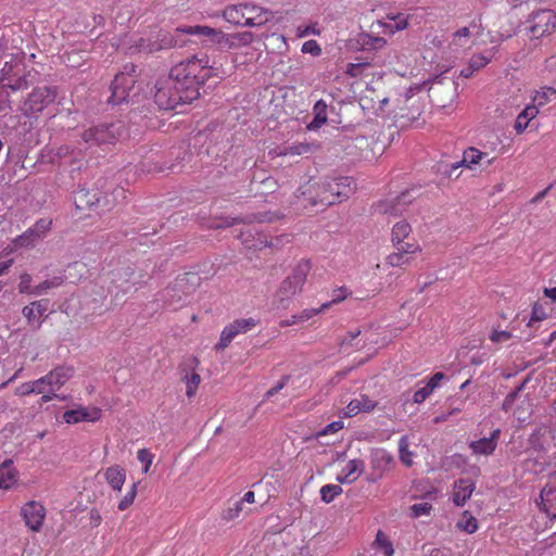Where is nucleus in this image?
Returning a JSON list of instances; mask_svg holds the SVG:
<instances>
[{"mask_svg": "<svg viewBox=\"0 0 556 556\" xmlns=\"http://www.w3.org/2000/svg\"><path fill=\"white\" fill-rule=\"evenodd\" d=\"M219 76L218 68L207 55L193 56L172 67L167 76L155 84V103L162 110H176L200 96L199 87L211 77Z\"/></svg>", "mask_w": 556, "mask_h": 556, "instance_id": "1", "label": "nucleus"}, {"mask_svg": "<svg viewBox=\"0 0 556 556\" xmlns=\"http://www.w3.org/2000/svg\"><path fill=\"white\" fill-rule=\"evenodd\" d=\"M551 435L544 430L531 435V447L527 451V457L521 462L523 471L534 475L544 472L548 468L556 467V444L551 446Z\"/></svg>", "mask_w": 556, "mask_h": 556, "instance_id": "2", "label": "nucleus"}, {"mask_svg": "<svg viewBox=\"0 0 556 556\" xmlns=\"http://www.w3.org/2000/svg\"><path fill=\"white\" fill-rule=\"evenodd\" d=\"M311 263L307 260H301L281 281L273 300V305L277 309H287L292 299L300 294L306 282L307 275L311 271Z\"/></svg>", "mask_w": 556, "mask_h": 556, "instance_id": "3", "label": "nucleus"}, {"mask_svg": "<svg viewBox=\"0 0 556 556\" xmlns=\"http://www.w3.org/2000/svg\"><path fill=\"white\" fill-rule=\"evenodd\" d=\"M525 30L531 41L551 37L556 31V12L551 9L532 11L525 21Z\"/></svg>", "mask_w": 556, "mask_h": 556, "instance_id": "4", "label": "nucleus"}, {"mask_svg": "<svg viewBox=\"0 0 556 556\" xmlns=\"http://www.w3.org/2000/svg\"><path fill=\"white\" fill-rule=\"evenodd\" d=\"M123 129L122 122L92 126L81 134V144L87 150L92 146L114 143L122 136Z\"/></svg>", "mask_w": 556, "mask_h": 556, "instance_id": "5", "label": "nucleus"}, {"mask_svg": "<svg viewBox=\"0 0 556 556\" xmlns=\"http://www.w3.org/2000/svg\"><path fill=\"white\" fill-rule=\"evenodd\" d=\"M319 188L321 193L318 199H314L313 204L332 205L348 199L355 190V182L351 177H341L323 184Z\"/></svg>", "mask_w": 556, "mask_h": 556, "instance_id": "6", "label": "nucleus"}, {"mask_svg": "<svg viewBox=\"0 0 556 556\" xmlns=\"http://www.w3.org/2000/svg\"><path fill=\"white\" fill-rule=\"evenodd\" d=\"M1 89L17 91L27 87L25 66L18 55H10L0 74Z\"/></svg>", "mask_w": 556, "mask_h": 556, "instance_id": "7", "label": "nucleus"}, {"mask_svg": "<svg viewBox=\"0 0 556 556\" xmlns=\"http://www.w3.org/2000/svg\"><path fill=\"white\" fill-rule=\"evenodd\" d=\"M136 66L134 64H126L124 70L115 75V78L111 85V97L109 103L116 105L127 100L129 91L132 89L136 79L134 73Z\"/></svg>", "mask_w": 556, "mask_h": 556, "instance_id": "8", "label": "nucleus"}, {"mask_svg": "<svg viewBox=\"0 0 556 556\" xmlns=\"http://www.w3.org/2000/svg\"><path fill=\"white\" fill-rule=\"evenodd\" d=\"M56 97V89L54 87H38L35 88L22 106L25 115L31 116L43 111Z\"/></svg>", "mask_w": 556, "mask_h": 556, "instance_id": "9", "label": "nucleus"}, {"mask_svg": "<svg viewBox=\"0 0 556 556\" xmlns=\"http://www.w3.org/2000/svg\"><path fill=\"white\" fill-rule=\"evenodd\" d=\"M257 325L258 320L253 317L239 318L233 320L224 327L215 349L217 351L225 350L237 336L251 331Z\"/></svg>", "mask_w": 556, "mask_h": 556, "instance_id": "10", "label": "nucleus"}, {"mask_svg": "<svg viewBox=\"0 0 556 556\" xmlns=\"http://www.w3.org/2000/svg\"><path fill=\"white\" fill-rule=\"evenodd\" d=\"M26 527L33 532H39L46 518L45 506L37 501H28L21 509Z\"/></svg>", "mask_w": 556, "mask_h": 556, "instance_id": "11", "label": "nucleus"}, {"mask_svg": "<svg viewBox=\"0 0 556 556\" xmlns=\"http://www.w3.org/2000/svg\"><path fill=\"white\" fill-rule=\"evenodd\" d=\"M394 457L384 448H376L370 454L371 471L368 477L370 482H377L391 468Z\"/></svg>", "mask_w": 556, "mask_h": 556, "instance_id": "12", "label": "nucleus"}, {"mask_svg": "<svg viewBox=\"0 0 556 556\" xmlns=\"http://www.w3.org/2000/svg\"><path fill=\"white\" fill-rule=\"evenodd\" d=\"M480 35H482L481 24L473 21L469 26L460 27L453 34L450 47L455 51L468 48L475 43L473 38Z\"/></svg>", "mask_w": 556, "mask_h": 556, "instance_id": "13", "label": "nucleus"}, {"mask_svg": "<svg viewBox=\"0 0 556 556\" xmlns=\"http://www.w3.org/2000/svg\"><path fill=\"white\" fill-rule=\"evenodd\" d=\"M102 416V410L96 406H78L63 413V420L68 425L78 422H96Z\"/></svg>", "mask_w": 556, "mask_h": 556, "instance_id": "14", "label": "nucleus"}, {"mask_svg": "<svg viewBox=\"0 0 556 556\" xmlns=\"http://www.w3.org/2000/svg\"><path fill=\"white\" fill-rule=\"evenodd\" d=\"M541 509L552 518H556V469L549 473L546 485L540 493Z\"/></svg>", "mask_w": 556, "mask_h": 556, "instance_id": "15", "label": "nucleus"}, {"mask_svg": "<svg viewBox=\"0 0 556 556\" xmlns=\"http://www.w3.org/2000/svg\"><path fill=\"white\" fill-rule=\"evenodd\" d=\"M414 197L410 191L406 190L400 195L391 197L378 204V211L382 214L400 215L405 207L412 203Z\"/></svg>", "mask_w": 556, "mask_h": 556, "instance_id": "16", "label": "nucleus"}, {"mask_svg": "<svg viewBox=\"0 0 556 556\" xmlns=\"http://www.w3.org/2000/svg\"><path fill=\"white\" fill-rule=\"evenodd\" d=\"M75 369L73 366L60 365L49 371L45 378L50 391L60 390L71 378H73Z\"/></svg>", "mask_w": 556, "mask_h": 556, "instance_id": "17", "label": "nucleus"}, {"mask_svg": "<svg viewBox=\"0 0 556 556\" xmlns=\"http://www.w3.org/2000/svg\"><path fill=\"white\" fill-rule=\"evenodd\" d=\"M274 17L273 12L257 7L253 3H245V15L243 26L258 27L262 26Z\"/></svg>", "mask_w": 556, "mask_h": 556, "instance_id": "18", "label": "nucleus"}, {"mask_svg": "<svg viewBox=\"0 0 556 556\" xmlns=\"http://www.w3.org/2000/svg\"><path fill=\"white\" fill-rule=\"evenodd\" d=\"M176 31L191 36L206 37L212 43L223 45L224 31L210 26H180L176 28Z\"/></svg>", "mask_w": 556, "mask_h": 556, "instance_id": "19", "label": "nucleus"}, {"mask_svg": "<svg viewBox=\"0 0 556 556\" xmlns=\"http://www.w3.org/2000/svg\"><path fill=\"white\" fill-rule=\"evenodd\" d=\"M483 161H485L486 164L490 165L493 163L494 157L488 159V153L482 152L475 147H469L464 151L462 161L455 163L452 167L456 169L460 166H464L466 168L473 169Z\"/></svg>", "mask_w": 556, "mask_h": 556, "instance_id": "20", "label": "nucleus"}, {"mask_svg": "<svg viewBox=\"0 0 556 556\" xmlns=\"http://www.w3.org/2000/svg\"><path fill=\"white\" fill-rule=\"evenodd\" d=\"M520 391H521V387L518 388L517 390L510 392L505 397L502 407L507 413L513 412V414L516 416V418L519 421H526L528 419V417L530 416V413H531V405H530L529 401L526 400V399H523L521 401L522 404L527 405L526 408L518 407L517 409H514L515 402L517 400H520V397H521Z\"/></svg>", "mask_w": 556, "mask_h": 556, "instance_id": "21", "label": "nucleus"}, {"mask_svg": "<svg viewBox=\"0 0 556 556\" xmlns=\"http://www.w3.org/2000/svg\"><path fill=\"white\" fill-rule=\"evenodd\" d=\"M365 468L364 462L362 459L355 458L348 462V464L342 468L341 472L337 477V481L339 483L351 484L355 482L358 477L363 473Z\"/></svg>", "mask_w": 556, "mask_h": 556, "instance_id": "22", "label": "nucleus"}, {"mask_svg": "<svg viewBox=\"0 0 556 556\" xmlns=\"http://www.w3.org/2000/svg\"><path fill=\"white\" fill-rule=\"evenodd\" d=\"M377 402L368 395L362 394L359 397L353 399L343 409L344 417H353L359 413H369L375 409Z\"/></svg>", "mask_w": 556, "mask_h": 556, "instance_id": "23", "label": "nucleus"}, {"mask_svg": "<svg viewBox=\"0 0 556 556\" xmlns=\"http://www.w3.org/2000/svg\"><path fill=\"white\" fill-rule=\"evenodd\" d=\"M501 430L495 429L492 431L489 438H482L477 441L470 442L469 446L473 454L488 456L491 455L497 445V440L500 438Z\"/></svg>", "mask_w": 556, "mask_h": 556, "instance_id": "24", "label": "nucleus"}, {"mask_svg": "<svg viewBox=\"0 0 556 556\" xmlns=\"http://www.w3.org/2000/svg\"><path fill=\"white\" fill-rule=\"evenodd\" d=\"M48 304V300H40L25 306L22 313L27 318L28 324L39 328L42 324L40 318L47 313Z\"/></svg>", "mask_w": 556, "mask_h": 556, "instance_id": "25", "label": "nucleus"}, {"mask_svg": "<svg viewBox=\"0 0 556 556\" xmlns=\"http://www.w3.org/2000/svg\"><path fill=\"white\" fill-rule=\"evenodd\" d=\"M476 485L470 479H458L454 483L453 502L456 506H464L470 498Z\"/></svg>", "mask_w": 556, "mask_h": 556, "instance_id": "26", "label": "nucleus"}, {"mask_svg": "<svg viewBox=\"0 0 556 556\" xmlns=\"http://www.w3.org/2000/svg\"><path fill=\"white\" fill-rule=\"evenodd\" d=\"M18 471L13 465L12 459H7L0 465V489L11 490L16 485Z\"/></svg>", "mask_w": 556, "mask_h": 556, "instance_id": "27", "label": "nucleus"}, {"mask_svg": "<svg viewBox=\"0 0 556 556\" xmlns=\"http://www.w3.org/2000/svg\"><path fill=\"white\" fill-rule=\"evenodd\" d=\"M104 478L114 491L121 492L126 481V470L118 465L111 466L106 468Z\"/></svg>", "mask_w": 556, "mask_h": 556, "instance_id": "28", "label": "nucleus"}, {"mask_svg": "<svg viewBox=\"0 0 556 556\" xmlns=\"http://www.w3.org/2000/svg\"><path fill=\"white\" fill-rule=\"evenodd\" d=\"M380 25L383 27L384 34L392 35L396 31L405 29L408 25V21L404 13H399L395 15L389 14L384 21L380 22Z\"/></svg>", "mask_w": 556, "mask_h": 556, "instance_id": "29", "label": "nucleus"}, {"mask_svg": "<svg viewBox=\"0 0 556 556\" xmlns=\"http://www.w3.org/2000/svg\"><path fill=\"white\" fill-rule=\"evenodd\" d=\"M253 41V34L251 31H243L227 35L224 33L223 45L220 47L239 48L249 46Z\"/></svg>", "mask_w": 556, "mask_h": 556, "instance_id": "30", "label": "nucleus"}, {"mask_svg": "<svg viewBox=\"0 0 556 556\" xmlns=\"http://www.w3.org/2000/svg\"><path fill=\"white\" fill-rule=\"evenodd\" d=\"M371 547L382 556H394L395 553L392 541L382 530H378L376 533Z\"/></svg>", "mask_w": 556, "mask_h": 556, "instance_id": "31", "label": "nucleus"}, {"mask_svg": "<svg viewBox=\"0 0 556 556\" xmlns=\"http://www.w3.org/2000/svg\"><path fill=\"white\" fill-rule=\"evenodd\" d=\"M245 15V3L233 4L225 8L223 17L230 24L243 26Z\"/></svg>", "mask_w": 556, "mask_h": 556, "instance_id": "32", "label": "nucleus"}, {"mask_svg": "<svg viewBox=\"0 0 556 556\" xmlns=\"http://www.w3.org/2000/svg\"><path fill=\"white\" fill-rule=\"evenodd\" d=\"M538 115L536 106L527 105L517 116L514 128L517 134H522L529 123Z\"/></svg>", "mask_w": 556, "mask_h": 556, "instance_id": "33", "label": "nucleus"}, {"mask_svg": "<svg viewBox=\"0 0 556 556\" xmlns=\"http://www.w3.org/2000/svg\"><path fill=\"white\" fill-rule=\"evenodd\" d=\"M556 100V89L553 87H542L535 91L532 98V104L530 106H536L539 111L540 108L546 105L547 103Z\"/></svg>", "mask_w": 556, "mask_h": 556, "instance_id": "34", "label": "nucleus"}, {"mask_svg": "<svg viewBox=\"0 0 556 556\" xmlns=\"http://www.w3.org/2000/svg\"><path fill=\"white\" fill-rule=\"evenodd\" d=\"M83 148H72L67 144L61 146L53 150V156L51 161H63V162H72L76 161L78 156L81 154Z\"/></svg>", "mask_w": 556, "mask_h": 556, "instance_id": "35", "label": "nucleus"}, {"mask_svg": "<svg viewBox=\"0 0 556 556\" xmlns=\"http://www.w3.org/2000/svg\"><path fill=\"white\" fill-rule=\"evenodd\" d=\"M39 241L38 236L28 228L25 232L12 240L10 249L11 251H15L22 248H33Z\"/></svg>", "mask_w": 556, "mask_h": 556, "instance_id": "36", "label": "nucleus"}, {"mask_svg": "<svg viewBox=\"0 0 556 556\" xmlns=\"http://www.w3.org/2000/svg\"><path fill=\"white\" fill-rule=\"evenodd\" d=\"M314 118L307 125L309 130L320 128L327 122V103L324 100H318L313 108Z\"/></svg>", "mask_w": 556, "mask_h": 556, "instance_id": "37", "label": "nucleus"}, {"mask_svg": "<svg viewBox=\"0 0 556 556\" xmlns=\"http://www.w3.org/2000/svg\"><path fill=\"white\" fill-rule=\"evenodd\" d=\"M412 232L410 225L405 220H400L392 227L391 240L393 244H400L404 241Z\"/></svg>", "mask_w": 556, "mask_h": 556, "instance_id": "38", "label": "nucleus"}, {"mask_svg": "<svg viewBox=\"0 0 556 556\" xmlns=\"http://www.w3.org/2000/svg\"><path fill=\"white\" fill-rule=\"evenodd\" d=\"M64 282L63 276H54L35 286V296L47 294L51 289L59 288Z\"/></svg>", "mask_w": 556, "mask_h": 556, "instance_id": "39", "label": "nucleus"}, {"mask_svg": "<svg viewBox=\"0 0 556 556\" xmlns=\"http://www.w3.org/2000/svg\"><path fill=\"white\" fill-rule=\"evenodd\" d=\"M496 53V49L493 48L485 53H479L471 56L468 64L471 66V68L477 72L481 68H483L486 64H489Z\"/></svg>", "mask_w": 556, "mask_h": 556, "instance_id": "40", "label": "nucleus"}, {"mask_svg": "<svg viewBox=\"0 0 556 556\" xmlns=\"http://www.w3.org/2000/svg\"><path fill=\"white\" fill-rule=\"evenodd\" d=\"M456 527L466 533L472 534L478 530V521L469 511L465 510Z\"/></svg>", "mask_w": 556, "mask_h": 556, "instance_id": "41", "label": "nucleus"}, {"mask_svg": "<svg viewBox=\"0 0 556 556\" xmlns=\"http://www.w3.org/2000/svg\"><path fill=\"white\" fill-rule=\"evenodd\" d=\"M343 492L339 484H325L320 488V498L324 503H331L338 495Z\"/></svg>", "mask_w": 556, "mask_h": 556, "instance_id": "42", "label": "nucleus"}, {"mask_svg": "<svg viewBox=\"0 0 556 556\" xmlns=\"http://www.w3.org/2000/svg\"><path fill=\"white\" fill-rule=\"evenodd\" d=\"M409 441L407 435L401 437L399 440V455L400 459L406 466H410L413 464V453L408 450Z\"/></svg>", "mask_w": 556, "mask_h": 556, "instance_id": "43", "label": "nucleus"}, {"mask_svg": "<svg viewBox=\"0 0 556 556\" xmlns=\"http://www.w3.org/2000/svg\"><path fill=\"white\" fill-rule=\"evenodd\" d=\"M432 505L428 502L416 503L409 507V516L412 518H420L422 516H430Z\"/></svg>", "mask_w": 556, "mask_h": 556, "instance_id": "44", "label": "nucleus"}, {"mask_svg": "<svg viewBox=\"0 0 556 556\" xmlns=\"http://www.w3.org/2000/svg\"><path fill=\"white\" fill-rule=\"evenodd\" d=\"M184 380L186 382V395L188 397H192L195 394L197 389L200 384V375L197 372H192L191 375H186L184 377Z\"/></svg>", "mask_w": 556, "mask_h": 556, "instance_id": "45", "label": "nucleus"}, {"mask_svg": "<svg viewBox=\"0 0 556 556\" xmlns=\"http://www.w3.org/2000/svg\"><path fill=\"white\" fill-rule=\"evenodd\" d=\"M311 151V147L306 143H295L280 149L278 155H302Z\"/></svg>", "mask_w": 556, "mask_h": 556, "instance_id": "46", "label": "nucleus"}, {"mask_svg": "<svg viewBox=\"0 0 556 556\" xmlns=\"http://www.w3.org/2000/svg\"><path fill=\"white\" fill-rule=\"evenodd\" d=\"M33 278L29 274L23 273L20 276L18 291L23 294L35 295V286L31 285Z\"/></svg>", "mask_w": 556, "mask_h": 556, "instance_id": "47", "label": "nucleus"}, {"mask_svg": "<svg viewBox=\"0 0 556 556\" xmlns=\"http://www.w3.org/2000/svg\"><path fill=\"white\" fill-rule=\"evenodd\" d=\"M409 258L403 252H393L386 258V264L391 267H400L408 264Z\"/></svg>", "mask_w": 556, "mask_h": 556, "instance_id": "48", "label": "nucleus"}, {"mask_svg": "<svg viewBox=\"0 0 556 556\" xmlns=\"http://www.w3.org/2000/svg\"><path fill=\"white\" fill-rule=\"evenodd\" d=\"M137 485L138 483H132L131 488L127 491L124 497L119 501L117 508L119 510H126L135 501L137 495Z\"/></svg>", "mask_w": 556, "mask_h": 556, "instance_id": "49", "label": "nucleus"}, {"mask_svg": "<svg viewBox=\"0 0 556 556\" xmlns=\"http://www.w3.org/2000/svg\"><path fill=\"white\" fill-rule=\"evenodd\" d=\"M52 222L47 218H41L29 229L38 236L39 240L43 239L46 233L50 230Z\"/></svg>", "mask_w": 556, "mask_h": 556, "instance_id": "50", "label": "nucleus"}, {"mask_svg": "<svg viewBox=\"0 0 556 556\" xmlns=\"http://www.w3.org/2000/svg\"><path fill=\"white\" fill-rule=\"evenodd\" d=\"M153 454L146 448H141L137 452V459L144 465L142 472L147 473L153 463Z\"/></svg>", "mask_w": 556, "mask_h": 556, "instance_id": "51", "label": "nucleus"}, {"mask_svg": "<svg viewBox=\"0 0 556 556\" xmlns=\"http://www.w3.org/2000/svg\"><path fill=\"white\" fill-rule=\"evenodd\" d=\"M396 247V250L399 252H403L404 255H407V254H415L417 252H420L421 251V248L420 245L415 241V240H412V241H402V243L400 244H394Z\"/></svg>", "mask_w": 556, "mask_h": 556, "instance_id": "52", "label": "nucleus"}, {"mask_svg": "<svg viewBox=\"0 0 556 556\" xmlns=\"http://www.w3.org/2000/svg\"><path fill=\"white\" fill-rule=\"evenodd\" d=\"M327 308H329V304H323L318 308H305L300 314H296L298 319L300 320V323L306 321L312 317L318 315L319 313L326 311Z\"/></svg>", "mask_w": 556, "mask_h": 556, "instance_id": "53", "label": "nucleus"}, {"mask_svg": "<svg viewBox=\"0 0 556 556\" xmlns=\"http://www.w3.org/2000/svg\"><path fill=\"white\" fill-rule=\"evenodd\" d=\"M433 393V390L428 386V384H425L424 387H421L420 389H418L417 391H415L414 395H413V401L414 403L416 404H421L424 403L431 394Z\"/></svg>", "mask_w": 556, "mask_h": 556, "instance_id": "54", "label": "nucleus"}, {"mask_svg": "<svg viewBox=\"0 0 556 556\" xmlns=\"http://www.w3.org/2000/svg\"><path fill=\"white\" fill-rule=\"evenodd\" d=\"M302 52L303 53H308V54H312L314 56H318L321 54V48L320 46L318 45V42L316 40H307L303 43L302 46Z\"/></svg>", "mask_w": 556, "mask_h": 556, "instance_id": "55", "label": "nucleus"}, {"mask_svg": "<svg viewBox=\"0 0 556 556\" xmlns=\"http://www.w3.org/2000/svg\"><path fill=\"white\" fill-rule=\"evenodd\" d=\"M319 34H320V30L318 29L316 23L307 25V26H299L298 29H296V36L299 38H303V37H306V36H309V35H317L318 36Z\"/></svg>", "mask_w": 556, "mask_h": 556, "instance_id": "56", "label": "nucleus"}, {"mask_svg": "<svg viewBox=\"0 0 556 556\" xmlns=\"http://www.w3.org/2000/svg\"><path fill=\"white\" fill-rule=\"evenodd\" d=\"M349 294H350V292L348 291L346 288H344V287L338 288L333 291L331 301L326 302L325 304H329V307H330L332 304H337V303H340L343 300H345L349 296Z\"/></svg>", "mask_w": 556, "mask_h": 556, "instance_id": "57", "label": "nucleus"}, {"mask_svg": "<svg viewBox=\"0 0 556 556\" xmlns=\"http://www.w3.org/2000/svg\"><path fill=\"white\" fill-rule=\"evenodd\" d=\"M511 338V333L506 330H493L490 340L494 343H504Z\"/></svg>", "mask_w": 556, "mask_h": 556, "instance_id": "58", "label": "nucleus"}, {"mask_svg": "<svg viewBox=\"0 0 556 556\" xmlns=\"http://www.w3.org/2000/svg\"><path fill=\"white\" fill-rule=\"evenodd\" d=\"M342 428H343L342 420L332 421V422L328 424L323 430H320L318 434L319 435H328V434L338 432Z\"/></svg>", "mask_w": 556, "mask_h": 556, "instance_id": "59", "label": "nucleus"}, {"mask_svg": "<svg viewBox=\"0 0 556 556\" xmlns=\"http://www.w3.org/2000/svg\"><path fill=\"white\" fill-rule=\"evenodd\" d=\"M241 510H242V503L241 502H236L233 504V506L229 507L224 513V519L231 520L233 518H237V517H239Z\"/></svg>", "mask_w": 556, "mask_h": 556, "instance_id": "60", "label": "nucleus"}, {"mask_svg": "<svg viewBox=\"0 0 556 556\" xmlns=\"http://www.w3.org/2000/svg\"><path fill=\"white\" fill-rule=\"evenodd\" d=\"M31 386L34 388L35 394L46 393V392L50 391V388L48 387V384L46 382L45 376L37 380L31 381Z\"/></svg>", "mask_w": 556, "mask_h": 556, "instance_id": "61", "label": "nucleus"}, {"mask_svg": "<svg viewBox=\"0 0 556 556\" xmlns=\"http://www.w3.org/2000/svg\"><path fill=\"white\" fill-rule=\"evenodd\" d=\"M288 381H289V376H283L275 387H273L271 389H269L266 392L265 396L267 399L274 396L275 394H277L279 391H281L287 386Z\"/></svg>", "mask_w": 556, "mask_h": 556, "instance_id": "62", "label": "nucleus"}, {"mask_svg": "<svg viewBox=\"0 0 556 556\" xmlns=\"http://www.w3.org/2000/svg\"><path fill=\"white\" fill-rule=\"evenodd\" d=\"M365 68V64H354L350 63L346 66L345 73L352 77H358L362 75L363 71Z\"/></svg>", "mask_w": 556, "mask_h": 556, "instance_id": "63", "label": "nucleus"}, {"mask_svg": "<svg viewBox=\"0 0 556 556\" xmlns=\"http://www.w3.org/2000/svg\"><path fill=\"white\" fill-rule=\"evenodd\" d=\"M544 72L548 75H556V53L544 61Z\"/></svg>", "mask_w": 556, "mask_h": 556, "instance_id": "64", "label": "nucleus"}]
</instances>
